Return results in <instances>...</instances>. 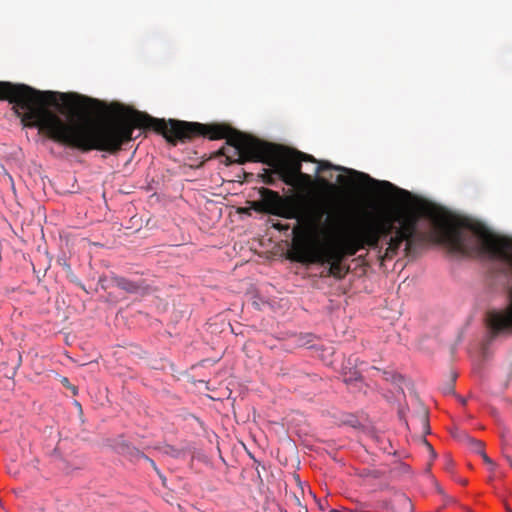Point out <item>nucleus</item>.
<instances>
[{"label":"nucleus","mask_w":512,"mask_h":512,"mask_svg":"<svg viewBox=\"0 0 512 512\" xmlns=\"http://www.w3.org/2000/svg\"><path fill=\"white\" fill-rule=\"evenodd\" d=\"M9 360L12 362V367L8 369L5 376L9 379H13L22 364V355L18 350H11L9 352Z\"/></svg>","instance_id":"9b49d317"},{"label":"nucleus","mask_w":512,"mask_h":512,"mask_svg":"<svg viewBox=\"0 0 512 512\" xmlns=\"http://www.w3.org/2000/svg\"><path fill=\"white\" fill-rule=\"evenodd\" d=\"M103 145L110 149L101 151L115 154L121 150L122 145L132 139L135 128H152L161 133L168 142L176 144L196 137L203 136L210 140L226 139V143L233 147V156L226 155L229 163L244 164L247 161L261 162L266 165L279 164L292 174L298 176L302 171V164L294 154V150L281 145L261 141L253 136L244 134L225 124H202L186 122L175 119L152 118L146 113L126 109L118 113L111 120L105 121Z\"/></svg>","instance_id":"f03ea898"},{"label":"nucleus","mask_w":512,"mask_h":512,"mask_svg":"<svg viewBox=\"0 0 512 512\" xmlns=\"http://www.w3.org/2000/svg\"><path fill=\"white\" fill-rule=\"evenodd\" d=\"M260 201L251 203V208L260 213L271 214L285 219L302 220L314 218L320 221L327 211L322 206H308V198L304 195L282 197L276 191L261 187Z\"/></svg>","instance_id":"20e7f679"},{"label":"nucleus","mask_w":512,"mask_h":512,"mask_svg":"<svg viewBox=\"0 0 512 512\" xmlns=\"http://www.w3.org/2000/svg\"><path fill=\"white\" fill-rule=\"evenodd\" d=\"M345 178L343 176H338V182L343 183Z\"/></svg>","instance_id":"4be33fe9"},{"label":"nucleus","mask_w":512,"mask_h":512,"mask_svg":"<svg viewBox=\"0 0 512 512\" xmlns=\"http://www.w3.org/2000/svg\"><path fill=\"white\" fill-rule=\"evenodd\" d=\"M395 223V214L380 221H366L348 235L360 250L366 247L376 249L383 238L395 233Z\"/></svg>","instance_id":"423d86ee"},{"label":"nucleus","mask_w":512,"mask_h":512,"mask_svg":"<svg viewBox=\"0 0 512 512\" xmlns=\"http://www.w3.org/2000/svg\"><path fill=\"white\" fill-rule=\"evenodd\" d=\"M395 221L399 224L393 236L387 242L388 246L382 256V260H390L397 255L398 250L405 242V254H410L415 246L418 235L419 215L411 210H400L395 213Z\"/></svg>","instance_id":"39448f33"},{"label":"nucleus","mask_w":512,"mask_h":512,"mask_svg":"<svg viewBox=\"0 0 512 512\" xmlns=\"http://www.w3.org/2000/svg\"><path fill=\"white\" fill-rule=\"evenodd\" d=\"M300 185H306V186L312 185V177L309 174L301 172L297 176V186H300Z\"/></svg>","instance_id":"2eb2a0df"},{"label":"nucleus","mask_w":512,"mask_h":512,"mask_svg":"<svg viewBox=\"0 0 512 512\" xmlns=\"http://www.w3.org/2000/svg\"><path fill=\"white\" fill-rule=\"evenodd\" d=\"M474 443H475V445H476V451H478V452L481 454V456H482V458H483L484 462H485L486 464H489V465H491V466L493 467V466H494L493 461H492V460L487 456V454L483 451V443H482L481 441H476V440L474 441Z\"/></svg>","instance_id":"4468645a"},{"label":"nucleus","mask_w":512,"mask_h":512,"mask_svg":"<svg viewBox=\"0 0 512 512\" xmlns=\"http://www.w3.org/2000/svg\"><path fill=\"white\" fill-rule=\"evenodd\" d=\"M424 444L426 445V447L428 448L430 453L433 455V457H435L436 454H435V451H434L433 447L426 440H424Z\"/></svg>","instance_id":"a211bd4d"},{"label":"nucleus","mask_w":512,"mask_h":512,"mask_svg":"<svg viewBox=\"0 0 512 512\" xmlns=\"http://www.w3.org/2000/svg\"><path fill=\"white\" fill-rule=\"evenodd\" d=\"M294 152H295L294 154L299 158L301 163L303 161L311 162V163H318V166L315 168L316 174H319L320 172L325 171V170L343 171V172H346V173L352 175L357 180H359L360 185L370 184V185H374V186H380L382 188H385L386 190H389V191L396 190L399 193H401L402 195H405L407 197L410 196V193L407 190L399 189L395 185H393L392 183H390L388 181H378V180L373 179L366 173L359 172V171H356L353 169H348V168H345L342 166H337L328 161H317L312 155L306 154V153H303V152H300L297 150H294Z\"/></svg>","instance_id":"0eeeda50"},{"label":"nucleus","mask_w":512,"mask_h":512,"mask_svg":"<svg viewBox=\"0 0 512 512\" xmlns=\"http://www.w3.org/2000/svg\"><path fill=\"white\" fill-rule=\"evenodd\" d=\"M145 459H146V460H148V461L152 464V466L154 467V469H155V470H157V468H156L155 463H154V461H153V460H151V459H149V458H147V457H145Z\"/></svg>","instance_id":"412c9836"},{"label":"nucleus","mask_w":512,"mask_h":512,"mask_svg":"<svg viewBox=\"0 0 512 512\" xmlns=\"http://www.w3.org/2000/svg\"><path fill=\"white\" fill-rule=\"evenodd\" d=\"M71 389V391L73 392L74 395L77 394V388L75 386H71L69 387Z\"/></svg>","instance_id":"aec40b11"},{"label":"nucleus","mask_w":512,"mask_h":512,"mask_svg":"<svg viewBox=\"0 0 512 512\" xmlns=\"http://www.w3.org/2000/svg\"><path fill=\"white\" fill-rule=\"evenodd\" d=\"M272 168H276L278 177L288 186H297V176L286 170L279 164L270 165Z\"/></svg>","instance_id":"9d476101"},{"label":"nucleus","mask_w":512,"mask_h":512,"mask_svg":"<svg viewBox=\"0 0 512 512\" xmlns=\"http://www.w3.org/2000/svg\"><path fill=\"white\" fill-rule=\"evenodd\" d=\"M274 175H277L276 168H273V170L265 169L264 173L262 175L263 182L268 185H274L275 184Z\"/></svg>","instance_id":"ddd939ff"},{"label":"nucleus","mask_w":512,"mask_h":512,"mask_svg":"<svg viewBox=\"0 0 512 512\" xmlns=\"http://www.w3.org/2000/svg\"><path fill=\"white\" fill-rule=\"evenodd\" d=\"M510 464H511V466H512V461H510Z\"/></svg>","instance_id":"b1692460"},{"label":"nucleus","mask_w":512,"mask_h":512,"mask_svg":"<svg viewBox=\"0 0 512 512\" xmlns=\"http://www.w3.org/2000/svg\"><path fill=\"white\" fill-rule=\"evenodd\" d=\"M343 381L347 385L357 384L362 382V377L358 371L344 372Z\"/></svg>","instance_id":"f8f14e48"},{"label":"nucleus","mask_w":512,"mask_h":512,"mask_svg":"<svg viewBox=\"0 0 512 512\" xmlns=\"http://www.w3.org/2000/svg\"><path fill=\"white\" fill-rule=\"evenodd\" d=\"M453 467V461L449 457L446 458L445 469L450 471Z\"/></svg>","instance_id":"dca6fc26"},{"label":"nucleus","mask_w":512,"mask_h":512,"mask_svg":"<svg viewBox=\"0 0 512 512\" xmlns=\"http://www.w3.org/2000/svg\"><path fill=\"white\" fill-rule=\"evenodd\" d=\"M113 282L116 287L131 294L139 293L144 289V282H134L124 277H113Z\"/></svg>","instance_id":"6e6552de"},{"label":"nucleus","mask_w":512,"mask_h":512,"mask_svg":"<svg viewBox=\"0 0 512 512\" xmlns=\"http://www.w3.org/2000/svg\"><path fill=\"white\" fill-rule=\"evenodd\" d=\"M319 181H321V182H323V183L327 184V182H326V181H325V179H323V178H319Z\"/></svg>","instance_id":"5701e85b"},{"label":"nucleus","mask_w":512,"mask_h":512,"mask_svg":"<svg viewBox=\"0 0 512 512\" xmlns=\"http://www.w3.org/2000/svg\"><path fill=\"white\" fill-rule=\"evenodd\" d=\"M422 422L424 425L428 424V412L423 408Z\"/></svg>","instance_id":"f3484780"},{"label":"nucleus","mask_w":512,"mask_h":512,"mask_svg":"<svg viewBox=\"0 0 512 512\" xmlns=\"http://www.w3.org/2000/svg\"><path fill=\"white\" fill-rule=\"evenodd\" d=\"M292 247L289 258L302 264H328L325 276L342 279L348 272V268L342 265L347 257H351L360 251L359 246L346 234L337 240L319 243L307 231L299 226L293 229Z\"/></svg>","instance_id":"7ed1b4c3"},{"label":"nucleus","mask_w":512,"mask_h":512,"mask_svg":"<svg viewBox=\"0 0 512 512\" xmlns=\"http://www.w3.org/2000/svg\"><path fill=\"white\" fill-rule=\"evenodd\" d=\"M0 100L13 104L24 124L38 127L59 144L82 152L111 148L102 143L105 121H91L92 116L105 108L97 99L0 81Z\"/></svg>","instance_id":"f257e3e1"},{"label":"nucleus","mask_w":512,"mask_h":512,"mask_svg":"<svg viewBox=\"0 0 512 512\" xmlns=\"http://www.w3.org/2000/svg\"><path fill=\"white\" fill-rule=\"evenodd\" d=\"M62 383L66 386V387H70V384H69V380L67 378H64Z\"/></svg>","instance_id":"6ab92c4d"},{"label":"nucleus","mask_w":512,"mask_h":512,"mask_svg":"<svg viewBox=\"0 0 512 512\" xmlns=\"http://www.w3.org/2000/svg\"><path fill=\"white\" fill-rule=\"evenodd\" d=\"M392 509L394 512H412L413 505L405 494L399 493L392 500Z\"/></svg>","instance_id":"1a4fd4ad"}]
</instances>
